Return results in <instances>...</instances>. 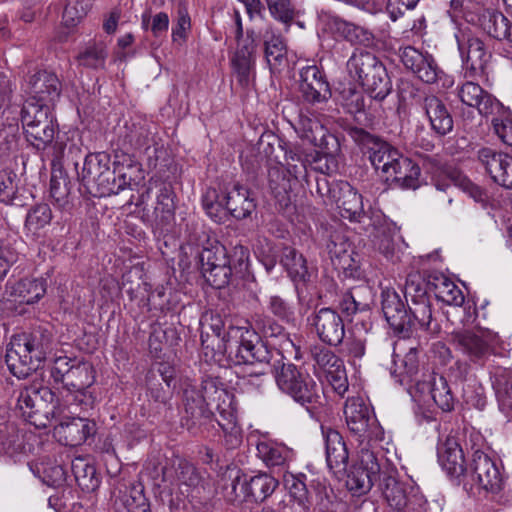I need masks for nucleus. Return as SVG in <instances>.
I'll use <instances>...</instances> for the list:
<instances>
[{"label": "nucleus", "instance_id": "obj_1", "mask_svg": "<svg viewBox=\"0 0 512 512\" xmlns=\"http://www.w3.org/2000/svg\"><path fill=\"white\" fill-rule=\"evenodd\" d=\"M55 394L47 386L33 384L22 389L17 398V408L23 419L38 429L46 428L52 418L59 419L55 435L65 446L82 445L93 436L96 424L85 416L69 417L62 405L55 404Z\"/></svg>", "mask_w": 512, "mask_h": 512}, {"label": "nucleus", "instance_id": "obj_2", "mask_svg": "<svg viewBox=\"0 0 512 512\" xmlns=\"http://www.w3.org/2000/svg\"><path fill=\"white\" fill-rule=\"evenodd\" d=\"M51 346L52 335L42 327L13 335L7 345L5 356L9 371L19 379L26 378L39 368Z\"/></svg>", "mask_w": 512, "mask_h": 512}, {"label": "nucleus", "instance_id": "obj_3", "mask_svg": "<svg viewBox=\"0 0 512 512\" xmlns=\"http://www.w3.org/2000/svg\"><path fill=\"white\" fill-rule=\"evenodd\" d=\"M471 456L462 476L465 484L471 483L492 494L498 493L504 480L500 462L491 455L490 447L479 433H472L467 443Z\"/></svg>", "mask_w": 512, "mask_h": 512}, {"label": "nucleus", "instance_id": "obj_4", "mask_svg": "<svg viewBox=\"0 0 512 512\" xmlns=\"http://www.w3.org/2000/svg\"><path fill=\"white\" fill-rule=\"evenodd\" d=\"M21 122L27 141L37 150H47L59 158L64 150L62 143L54 142L56 125L47 105L25 102L21 111Z\"/></svg>", "mask_w": 512, "mask_h": 512}, {"label": "nucleus", "instance_id": "obj_5", "mask_svg": "<svg viewBox=\"0 0 512 512\" xmlns=\"http://www.w3.org/2000/svg\"><path fill=\"white\" fill-rule=\"evenodd\" d=\"M347 69L371 98L382 101L390 94L392 84L386 67L374 53L356 50L347 62Z\"/></svg>", "mask_w": 512, "mask_h": 512}, {"label": "nucleus", "instance_id": "obj_6", "mask_svg": "<svg viewBox=\"0 0 512 512\" xmlns=\"http://www.w3.org/2000/svg\"><path fill=\"white\" fill-rule=\"evenodd\" d=\"M223 340L224 352L234 365L256 360L262 364L271 363V351L251 326H231Z\"/></svg>", "mask_w": 512, "mask_h": 512}, {"label": "nucleus", "instance_id": "obj_7", "mask_svg": "<svg viewBox=\"0 0 512 512\" xmlns=\"http://www.w3.org/2000/svg\"><path fill=\"white\" fill-rule=\"evenodd\" d=\"M344 415L349 432L361 447L375 449L384 440L385 432L373 408L361 397H350L345 402Z\"/></svg>", "mask_w": 512, "mask_h": 512}, {"label": "nucleus", "instance_id": "obj_8", "mask_svg": "<svg viewBox=\"0 0 512 512\" xmlns=\"http://www.w3.org/2000/svg\"><path fill=\"white\" fill-rule=\"evenodd\" d=\"M397 471L386 466L379 487L390 507L398 512H426L427 501L418 489L396 478Z\"/></svg>", "mask_w": 512, "mask_h": 512}, {"label": "nucleus", "instance_id": "obj_9", "mask_svg": "<svg viewBox=\"0 0 512 512\" xmlns=\"http://www.w3.org/2000/svg\"><path fill=\"white\" fill-rule=\"evenodd\" d=\"M275 381L281 392L290 396L302 406L316 403L319 388L309 373L292 363H284L275 374Z\"/></svg>", "mask_w": 512, "mask_h": 512}, {"label": "nucleus", "instance_id": "obj_10", "mask_svg": "<svg viewBox=\"0 0 512 512\" xmlns=\"http://www.w3.org/2000/svg\"><path fill=\"white\" fill-rule=\"evenodd\" d=\"M354 138L363 149L367 150L374 169L381 171L387 181L391 180L396 173L397 164H400L403 159L399 151L388 142L363 129H357L354 132Z\"/></svg>", "mask_w": 512, "mask_h": 512}, {"label": "nucleus", "instance_id": "obj_11", "mask_svg": "<svg viewBox=\"0 0 512 512\" xmlns=\"http://www.w3.org/2000/svg\"><path fill=\"white\" fill-rule=\"evenodd\" d=\"M385 467L375 449L361 447L358 452V463L347 476L348 489L357 495L368 492L376 481H381Z\"/></svg>", "mask_w": 512, "mask_h": 512}, {"label": "nucleus", "instance_id": "obj_12", "mask_svg": "<svg viewBox=\"0 0 512 512\" xmlns=\"http://www.w3.org/2000/svg\"><path fill=\"white\" fill-rule=\"evenodd\" d=\"M50 375L55 383H61L68 390L75 391L86 390L95 381V372L89 362L66 356H60L54 360Z\"/></svg>", "mask_w": 512, "mask_h": 512}, {"label": "nucleus", "instance_id": "obj_13", "mask_svg": "<svg viewBox=\"0 0 512 512\" xmlns=\"http://www.w3.org/2000/svg\"><path fill=\"white\" fill-rule=\"evenodd\" d=\"M184 414L181 417V425L191 434L202 433L201 427L211 422L213 413L208 408L201 390L198 386L188 384L183 391Z\"/></svg>", "mask_w": 512, "mask_h": 512}, {"label": "nucleus", "instance_id": "obj_14", "mask_svg": "<svg viewBox=\"0 0 512 512\" xmlns=\"http://www.w3.org/2000/svg\"><path fill=\"white\" fill-rule=\"evenodd\" d=\"M110 485L111 501L116 511L151 512L142 485H134L119 476H113Z\"/></svg>", "mask_w": 512, "mask_h": 512}, {"label": "nucleus", "instance_id": "obj_15", "mask_svg": "<svg viewBox=\"0 0 512 512\" xmlns=\"http://www.w3.org/2000/svg\"><path fill=\"white\" fill-rule=\"evenodd\" d=\"M429 172L433 175V182L438 190L446 191L452 185L462 189L476 202H484L486 193L478 185L474 184L462 172L441 167L435 159H429L425 163Z\"/></svg>", "mask_w": 512, "mask_h": 512}, {"label": "nucleus", "instance_id": "obj_16", "mask_svg": "<svg viewBox=\"0 0 512 512\" xmlns=\"http://www.w3.org/2000/svg\"><path fill=\"white\" fill-rule=\"evenodd\" d=\"M451 339L456 347L471 360H478L497 342L498 334L484 328L458 330L451 333Z\"/></svg>", "mask_w": 512, "mask_h": 512}, {"label": "nucleus", "instance_id": "obj_17", "mask_svg": "<svg viewBox=\"0 0 512 512\" xmlns=\"http://www.w3.org/2000/svg\"><path fill=\"white\" fill-rule=\"evenodd\" d=\"M299 90L310 104L327 102L332 93L324 71L316 64H307L299 70Z\"/></svg>", "mask_w": 512, "mask_h": 512}, {"label": "nucleus", "instance_id": "obj_18", "mask_svg": "<svg viewBox=\"0 0 512 512\" xmlns=\"http://www.w3.org/2000/svg\"><path fill=\"white\" fill-rule=\"evenodd\" d=\"M456 39L466 74L473 77L483 73L490 58L484 42L466 31H460Z\"/></svg>", "mask_w": 512, "mask_h": 512}, {"label": "nucleus", "instance_id": "obj_19", "mask_svg": "<svg viewBox=\"0 0 512 512\" xmlns=\"http://www.w3.org/2000/svg\"><path fill=\"white\" fill-rule=\"evenodd\" d=\"M329 194L342 218L350 222L365 223L368 215L364 210L363 197L349 183L341 182L329 188Z\"/></svg>", "mask_w": 512, "mask_h": 512}, {"label": "nucleus", "instance_id": "obj_20", "mask_svg": "<svg viewBox=\"0 0 512 512\" xmlns=\"http://www.w3.org/2000/svg\"><path fill=\"white\" fill-rule=\"evenodd\" d=\"M199 389L208 405L211 402H216V410L220 417L227 421V423H223L220 420H216L217 425L223 431L232 428L235 424V414L231 407L232 395L226 390L224 384L217 378L208 377L202 381Z\"/></svg>", "mask_w": 512, "mask_h": 512}, {"label": "nucleus", "instance_id": "obj_21", "mask_svg": "<svg viewBox=\"0 0 512 512\" xmlns=\"http://www.w3.org/2000/svg\"><path fill=\"white\" fill-rule=\"evenodd\" d=\"M381 307L390 327L397 333L409 335L413 323L400 295L394 289L386 288L382 290Z\"/></svg>", "mask_w": 512, "mask_h": 512}, {"label": "nucleus", "instance_id": "obj_22", "mask_svg": "<svg viewBox=\"0 0 512 512\" xmlns=\"http://www.w3.org/2000/svg\"><path fill=\"white\" fill-rule=\"evenodd\" d=\"M478 160L495 183L507 189L512 188V157L484 147L478 151Z\"/></svg>", "mask_w": 512, "mask_h": 512}, {"label": "nucleus", "instance_id": "obj_23", "mask_svg": "<svg viewBox=\"0 0 512 512\" xmlns=\"http://www.w3.org/2000/svg\"><path fill=\"white\" fill-rule=\"evenodd\" d=\"M400 58L403 65L425 83H435L442 72L432 55L412 46L401 49Z\"/></svg>", "mask_w": 512, "mask_h": 512}, {"label": "nucleus", "instance_id": "obj_24", "mask_svg": "<svg viewBox=\"0 0 512 512\" xmlns=\"http://www.w3.org/2000/svg\"><path fill=\"white\" fill-rule=\"evenodd\" d=\"M319 339L330 346H338L343 342L345 336L344 321L341 316L331 308H321L313 317Z\"/></svg>", "mask_w": 512, "mask_h": 512}, {"label": "nucleus", "instance_id": "obj_25", "mask_svg": "<svg viewBox=\"0 0 512 512\" xmlns=\"http://www.w3.org/2000/svg\"><path fill=\"white\" fill-rule=\"evenodd\" d=\"M278 486V481L268 473L262 472L249 478L237 477L233 481V491L237 494L239 488L245 501L263 502Z\"/></svg>", "mask_w": 512, "mask_h": 512}, {"label": "nucleus", "instance_id": "obj_26", "mask_svg": "<svg viewBox=\"0 0 512 512\" xmlns=\"http://www.w3.org/2000/svg\"><path fill=\"white\" fill-rule=\"evenodd\" d=\"M256 450L258 458L272 471L285 472L295 457L293 449L272 439H259Z\"/></svg>", "mask_w": 512, "mask_h": 512}, {"label": "nucleus", "instance_id": "obj_27", "mask_svg": "<svg viewBox=\"0 0 512 512\" xmlns=\"http://www.w3.org/2000/svg\"><path fill=\"white\" fill-rule=\"evenodd\" d=\"M28 93L31 99L26 102L50 107L60 97L61 83L55 73L39 71L30 77Z\"/></svg>", "mask_w": 512, "mask_h": 512}, {"label": "nucleus", "instance_id": "obj_28", "mask_svg": "<svg viewBox=\"0 0 512 512\" xmlns=\"http://www.w3.org/2000/svg\"><path fill=\"white\" fill-rule=\"evenodd\" d=\"M175 192L170 184L162 183L156 196L154 233L164 235L170 232L175 223Z\"/></svg>", "mask_w": 512, "mask_h": 512}, {"label": "nucleus", "instance_id": "obj_29", "mask_svg": "<svg viewBox=\"0 0 512 512\" xmlns=\"http://www.w3.org/2000/svg\"><path fill=\"white\" fill-rule=\"evenodd\" d=\"M458 97L461 102L469 107L477 108L483 116L498 114L503 106L492 95L485 92L482 87L472 81L465 82L458 88Z\"/></svg>", "mask_w": 512, "mask_h": 512}, {"label": "nucleus", "instance_id": "obj_30", "mask_svg": "<svg viewBox=\"0 0 512 512\" xmlns=\"http://www.w3.org/2000/svg\"><path fill=\"white\" fill-rule=\"evenodd\" d=\"M325 442L326 462L335 474L346 470L349 453L342 435L335 429L321 426Z\"/></svg>", "mask_w": 512, "mask_h": 512}, {"label": "nucleus", "instance_id": "obj_31", "mask_svg": "<svg viewBox=\"0 0 512 512\" xmlns=\"http://www.w3.org/2000/svg\"><path fill=\"white\" fill-rule=\"evenodd\" d=\"M223 200L225 209L237 220L249 218L257 207L250 190L239 183H235L227 189Z\"/></svg>", "mask_w": 512, "mask_h": 512}, {"label": "nucleus", "instance_id": "obj_32", "mask_svg": "<svg viewBox=\"0 0 512 512\" xmlns=\"http://www.w3.org/2000/svg\"><path fill=\"white\" fill-rule=\"evenodd\" d=\"M47 281L44 278H23L6 284L9 298L19 304L33 305L45 295Z\"/></svg>", "mask_w": 512, "mask_h": 512}, {"label": "nucleus", "instance_id": "obj_33", "mask_svg": "<svg viewBox=\"0 0 512 512\" xmlns=\"http://www.w3.org/2000/svg\"><path fill=\"white\" fill-rule=\"evenodd\" d=\"M202 476L197 468L190 462L177 459L171 467L162 468V482L170 485L196 488L200 485Z\"/></svg>", "mask_w": 512, "mask_h": 512}, {"label": "nucleus", "instance_id": "obj_34", "mask_svg": "<svg viewBox=\"0 0 512 512\" xmlns=\"http://www.w3.org/2000/svg\"><path fill=\"white\" fill-rule=\"evenodd\" d=\"M438 460L442 468L453 478L460 479L466 466L464 465L463 450L454 437H447L438 446Z\"/></svg>", "mask_w": 512, "mask_h": 512}, {"label": "nucleus", "instance_id": "obj_35", "mask_svg": "<svg viewBox=\"0 0 512 512\" xmlns=\"http://www.w3.org/2000/svg\"><path fill=\"white\" fill-rule=\"evenodd\" d=\"M110 162V155L106 152L90 153L85 157L78 176L84 185L97 187L106 176L111 175Z\"/></svg>", "mask_w": 512, "mask_h": 512}, {"label": "nucleus", "instance_id": "obj_36", "mask_svg": "<svg viewBox=\"0 0 512 512\" xmlns=\"http://www.w3.org/2000/svg\"><path fill=\"white\" fill-rule=\"evenodd\" d=\"M423 109L436 134L444 136L452 131L453 118L442 100L434 95L426 96L423 101Z\"/></svg>", "mask_w": 512, "mask_h": 512}, {"label": "nucleus", "instance_id": "obj_37", "mask_svg": "<svg viewBox=\"0 0 512 512\" xmlns=\"http://www.w3.org/2000/svg\"><path fill=\"white\" fill-rule=\"evenodd\" d=\"M255 44L254 40L247 38L237 49L232 59L233 70L239 84L243 87L249 85L255 67Z\"/></svg>", "mask_w": 512, "mask_h": 512}, {"label": "nucleus", "instance_id": "obj_38", "mask_svg": "<svg viewBox=\"0 0 512 512\" xmlns=\"http://www.w3.org/2000/svg\"><path fill=\"white\" fill-rule=\"evenodd\" d=\"M292 171L281 166H273L268 171L269 189L281 207H287L290 203L292 182L297 177H292Z\"/></svg>", "mask_w": 512, "mask_h": 512}, {"label": "nucleus", "instance_id": "obj_39", "mask_svg": "<svg viewBox=\"0 0 512 512\" xmlns=\"http://www.w3.org/2000/svg\"><path fill=\"white\" fill-rule=\"evenodd\" d=\"M499 410L512 421V370L499 369L492 378Z\"/></svg>", "mask_w": 512, "mask_h": 512}, {"label": "nucleus", "instance_id": "obj_40", "mask_svg": "<svg viewBox=\"0 0 512 512\" xmlns=\"http://www.w3.org/2000/svg\"><path fill=\"white\" fill-rule=\"evenodd\" d=\"M280 264L294 283L304 284L310 280L311 273L307 266V260L295 248L290 246L283 248Z\"/></svg>", "mask_w": 512, "mask_h": 512}, {"label": "nucleus", "instance_id": "obj_41", "mask_svg": "<svg viewBox=\"0 0 512 512\" xmlns=\"http://www.w3.org/2000/svg\"><path fill=\"white\" fill-rule=\"evenodd\" d=\"M421 390H427L434 403L443 411L454 409L455 398L447 380L443 376H433L430 381L421 384Z\"/></svg>", "mask_w": 512, "mask_h": 512}, {"label": "nucleus", "instance_id": "obj_42", "mask_svg": "<svg viewBox=\"0 0 512 512\" xmlns=\"http://www.w3.org/2000/svg\"><path fill=\"white\" fill-rule=\"evenodd\" d=\"M408 315L412 320V328L416 325L432 334L440 331V325L433 319L432 308L429 298H422L420 301L407 304Z\"/></svg>", "mask_w": 512, "mask_h": 512}, {"label": "nucleus", "instance_id": "obj_43", "mask_svg": "<svg viewBox=\"0 0 512 512\" xmlns=\"http://www.w3.org/2000/svg\"><path fill=\"white\" fill-rule=\"evenodd\" d=\"M336 100L349 114H357L365 109L363 91L351 82L339 83L336 88Z\"/></svg>", "mask_w": 512, "mask_h": 512}, {"label": "nucleus", "instance_id": "obj_44", "mask_svg": "<svg viewBox=\"0 0 512 512\" xmlns=\"http://www.w3.org/2000/svg\"><path fill=\"white\" fill-rule=\"evenodd\" d=\"M52 218V210L48 204H36L28 210L24 228L28 234L38 238L42 236L43 230L51 223Z\"/></svg>", "mask_w": 512, "mask_h": 512}, {"label": "nucleus", "instance_id": "obj_45", "mask_svg": "<svg viewBox=\"0 0 512 512\" xmlns=\"http://www.w3.org/2000/svg\"><path fill=\"white\" fill-rule=\"evenodd\" d=\"M429 283L434 288L436 297L447 305L462 306L465 300L462 290L444 275L433 277Z\"/></svg>", "mask_w": 512, "mask_h": 512}, {"label": "nucleus", "instance_id": "obj_46", "mask_svg": "<svg viewBox=\"0 0 512 512\" xmlns=\"http://www.w3.org/2000/svg\"><path fill=\"white\" fill-rule=\"evenodd\" d=\"M265 46V57L269 65H277L286 55V43L281 34L272 26H267L262 33Z\"/></svg>", "mask_w": 512, "mask_h": 512}, {"label": "nucleus", "instance_id": "obj_47", "mask_svg": "<svg viewBox=\"0 0 512 512\" xmlns=\"http://www.w3.org/2000/svg\"><path fill=\"white\" fill-rule=\"evenodd\" d=\"M325 247L332 262L337 261L339 265L348 264L351 244L347 236L341 230H332L329 232Z\"/></svg>", "mask_w": 512, "mask_h": 512}, {"label": "nucleus", "instance_id": "obj_48", "mask_svg": "<svg viewBox=\"0 0 512 512\" xmlns=\"http://www.w3.org/2000/svg\"><path fill=\"white\" fill-rule=\"evenodd\" d=\"M8 437L1 442L5 453L14 455L17 453H31L34 450L31 441L36 437L31 433H20L13 425L7 426Z\"/></svg>", "mask_w": 512, "mask_h": 512}, {"label": "nucleus", "instance_id": "obj_49", "mask_svg": "<svg viewBox=\"0 0 512 512\" xmlns=\"http://www.w3.org/2000/svg\"><path fill=\"white\" fill-rule=\"evenodd\" d=\"M152 125L147 122L133 123L126 138L136 151L147 152L153 145H155V132L152 130Z\"/></svg>", "mask_w": 512, "mask_h": 512}, {"label": "nucleus", "instance_id": "obj_50", "mask_svg": "<svg viewBox=\"0 0 512 512\" xmlns=\"http://www.w3.org/2000/svg\"><path fill=\"white\" fill-rule=\"evenodd\" d=\"M71 470L79 487L83 490L92 491L98 487L96 469L86 459L77 457L71 462Z\"/></svg>", "mask_w": 512, "mask_h": 512}, {"label": "nucleus", "instance_id": "obj_51", "mask_svg": "<svg viewBox=\"0 0 512 512\" xmlns=\"http://www.w3.org/2000/svg\"><path fill=\"white\" fill-rule=\"evenodd\" d=\"M271 17L282 23L288 31L299 11L292 0H265Z\"/></svg>", "mask_w": 512, "mask_h": 512}, {"label": "nucleus", "instance_id": "obj_52", "mask_svg": "<svg viewBox=\"0 0 512 512\" xmlns=\"http://www.w3.org/2000/svg\"><path fill=\"white\" fill-rule=\"evenodd\" d=\"M309 355L314 361L315 373L323 375L343 362L333 351L320 344L310 346Z\"/></svg>", "mask_w": 512, "mask_h": 512}, {"label": "nucleus", "instance_id": "obj_53", "mask_svg": "<svg viewBox=\"0 0 512 512\" xmlns=\"http://www.w3.org/2000/svg\"><path fill=\"white\" fill-rule=\"evenodd\" d=\"M132 177L126 172L111 170V175L106 176L96 187L99 196L117 195L130 188Z\"/></svg>", "mask_w": 512, "mask_h": 512}, {"label": "nucleus", "instance_id": "obj_54", "mask_svg": "<svg viewBox=\"0 0 512 512\" xmlns=\"http://www.w3.org/2000/svg\"><path fill=\"white\" fill-rule=\"evenodd\" d=\"M18 175L8 168L0 170V203L6 205H14L19 199Z\"/></svg>", "mask_w": 512, "mask_h": 512}, {"label": "nucleus", "instance_id": "obj_55", "mask_svg": "<svg viewBox=\"0 0 512 512\" xmlns=\"http://www.w3.org/2000/svg\"><path fill=\"white\" fill-rule=\"evenodd\" d=\"M397 170L393 175V181L400 183L403 187L416 189L419 187L420 168L411 159L403 157L400 164H397Z\"/></svg>", "mask_w": 512, "mask_h": 512}, {"label": "nucleus", "instance_id": "obj_56", "mask_svg": "<svg viewBox=\"0 0 512 512\" xmlns=\"http://www.w3.org/2000/svg\"><path fill=\"white\" fill-rule=\"evenodd\" d=\"M509 19L499 11H486L481 18L483 30L497 40H503Z\"/></svg>", "mask_w": 512, "mask_h": 512}, {"label": "nucleus", "instance_id": "obj_57", "mask_svg": "<svg viewBox=\"0 0 512 512\" xmlns=\"http://www.w3.org/2000/svg\"><path fill=\"white\" fill-rule=\"evenodd\" d=\"M300 137L315 147L326 148L328 139L333 138L317 120L307 119L302 122Z\"/></svg>", "mask_w": 512, "mask_h": 512}, {"label": "nucleus", "instance_id": "obj_58", "mask_svg": "<svg viewBox=\"0 0 512 512\" xmlns=\"http://www.w3.org/2000/svg\"><path fill=\"white\" fill-rule=\"evenodd\" d=\"M107 51L100 43L86 46L76 57L79 65L91 69H100L105 65Z\"/></svg>", "mask_w": 512, "mask_h": 512}, {"label": "nucleus", "instance_id": "obj_59", "mask_svg": "<svg viewBox=\"0 0 512 512\" xmlns=\"http://www.w3.org/2000/svg\"><path fill=\"white\" fill-rule=\"evenodd\" d=\"M251 327L266 338H281L289 341L284 327L267 315L255 314Z\"/></svg>", "mask_w": 512, "mask_h": 512}, {"label": "nucleus", "instance_id": "obj_60", "mask_svg": "<svg viewBox=\"0 0 512 512\" xmlns=\"http://www.w3.org/2000/svg\"><path fill=\"white\" fill-rule=\"evenodd\" d=\"M427 283L425 278L419 272L408 274L404 286V297L406 303H412L422 300V298H429L427 293Z\"/></svg>", "mask_w": 512, "mask_h": 512}, {"label": "nucleus", "instance_id": "obj_61", "mask_svg": "<svg viewBox=\"0 0 512 512\" xmlns=\"http://www.w3.org/2000/svg\"><path fill=\"white\" fill-rule=\"evenodd\" d=\"M306 476L304 474L294 475L288 474L284 475V482L286 488L289 490V494L293 499L292 504L304 505V504H312L309 498V493L304 482Z\"/></svg>", "mask_w": 512, "mask_h": 512}, {"label": "nucleus", "instance_id": "obj_62", "mask_svg": "<svg viewBox=\"0 0 512 512\" xmlns=\"http://www.w3.org/2000/svg\"><path fill=\"white\" fill-rule=\"evenodd\" d=\"M206 282L215 289L226 287L232 276V266L229 263L218 264L214 267L201 269Z\"/></svg>", "mask_w": 512, "mask_h": 512}, {"label": "nucleus", "instance_id": "obj_63", "mask_svg": "<svg viewBox=\"0 0 512 512\" xmlns=\"http://www.w3.org/2000/svg\"><path fill=\"white\" fill-rule=\"evenodd\" d=\"M202 206L206 214L216 223H221L225 216V201H219L215 189H209L202 197Z\"/></svg>", "mask_w": 512, "mask_h": 512}, {"label": "nucleus", "instance_id": "obj_64", "mask_svg": "<svg viewBox=\"0 0 512 512\" xmlns=\"http://www.w3.org/2000/svg\"><path fill=\"white\" fill-rule=\"evenodd\" d=\"M199 260L201 269L229 263L226 248L218 242L211 245V247L203 248L199 255Z\"/></svg>", "mask_w": 512, "mask_h": 512}]
</instances>
